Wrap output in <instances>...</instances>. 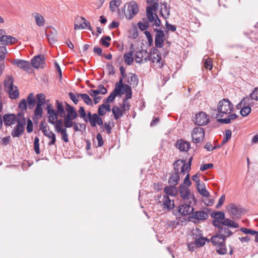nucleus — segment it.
Returning <instances> with one entry per match:
<instances>
[{
	"label": "nucleus",
	"instance_id": "f257e3e1",
	"mask_svg": "<svg viewBox=\"0 0 258 258\" xmlns=\"http://www.w3.org/2000/svg\"><path fill=\"white\" fill-rule=\"evenodd\" d=\"M233 109L234 106L232 103L228 99L224 98L218 103L216 116L222 117L224 115L231 113Z\"/></svg>",
	"mask_w": 258,
	"mask_h": 258
},
{
	"label": "nucleus",
	"instance_id": "f03ea898",
	"mask_svg": "<svg viewBox=\"0 0 258 258\" xmlns=\"http://www.w3.org/2000/svg\"><path fill=\"white\" fill-rule=\"evenodd\" d=\"M55 107L56 110L53 109L51 104H47L46 109L47 110L48 116H50L51 118L53 117L58 118V116L63 117L66 112L62 103L56 100L55 101Z\"/></svg>",
	"mask_w": 258,
	"mask_h": 258
},
{
	"label": "nucleus",
	"instance_id": "7ed1b4c3",
	"mask_svg": "<svg viewBox=\"0 0 258 258\" xmlns=\"http://www.w3.org/2000/svg\"><path fill=\"white\" fill-rule=\"evenodd\" d=\"M18 122L17 125L13 129L11 135L13 137H19L24 131L26 124V119L24 117V113L22 112L18 113Z\"/></svg>",
	"mask_w": 258,
	"mask_h": 258
},
{
	"label": "nucleus",
	"instance_id": "20e7f679",
	"mask_svg": "<svg viewBox=\"0 0 258 258\" xmlns=\"http://www.w3.org/2000/svg\"><path fill=\"white\" fill-rule=\"evenodd\" d=\"M5 90H7L12 99H16L19 97V92L17 86L14 85V78L12 76H9L4 82Z\"/></svg>",
	"mask_w": 258,
	"mask_h": 258
},
{
	"label": "nucleus",
	"instance_id": "39448f33",
	"mask_svg": "<svg viewBox=\"0 0 258 258\" xmlns=\"http://www.w3.org/2000/svg\"><path fill=\"white\" fill-rule=\"evenodd\" d=\"M225 239L217 232L216 233L211 237V241L214 245L218 246L217 252L220 254H224L227 252L225 245Z\"/></svg>",
	"mask_w": 258,
	"mask_h": 258
},
{
	"label": "nucleus",
	"instance_id": "423d86ee",
	"mask_svg": "<svg viewBox=\"0 0 258 258\" xmlns=\"http://www.w3.org/2000/svg\"><path fill=\"white\" fill-rule=\"evenodd\" d=\"M181 198L186 203H192L196 202V200L193 194H191L190 189L184 184H181L179 187Z\"/></svg>",
	"mask_w": 258,
	"mask_h": 258
},
{
	"label": "nucleus",
	"instance_id": "0eeeda50",
	"mask_svg": "<svg viewBox=\"0 0 258 258\" xmlns=\"http://www.w3.org/2000/svg\"><path fill=\"white\" fill-rule=\"evenodd\" d=\"M193 121L198 126L205 125L209 122L210 117L205 112L200 111L196 114Z\"/></svg>",
	"mask_w": 258,
	"mask_h": 258
},
{
	"label": "nucleus",
	"instance_id": "6e6552de",
	"mask_svg": "<svg viewBox=\"0 0 258 258\" xmlns=\"http://www.w3.org/2000/svg\"><path fill=\"white\" fill-rule=\"evenodd\" d=\"M158 197L160 199L158 203L160 204L163 206L162 209L164 211H169L174 208V201H171L168 196H158Z\"/></svg>",
	"mask_w": 258,
	"mask_h": 258
},
{
	"label": "nucleus",
	"instance_id": "1a4fd4ad",
	"mask_svg": "<svg viewBox=\"0 0 258 258\" xmlns=\"http://www.w3.org/2000/svg\"><path fill=\"white\" fill-rule=\"evenodd\" d=\"M88 27L90 31L93 30L90 23L84 17L78 16L75 18L74 29L75 30L84 29Z\"/></svg>",
	"mask_w": 258,
	"mask_h": 258
},
{
	"label": "nucleus",
	"instance_id": "9d476101",
	"mask_svg": "<svg viewBox=\"0 0 258 258\" xmlns=\"http://www.w3.org/2000/svg\"><path fill=\"white\" fill-rule=\"evenodd\" d=\"M192 141L193 143L197 144L203 141L205 137V131L203 128L201 127H195L192 131Z\"/></svg>",
	"mask_w": 258,
	"mask_h": 258
},
{
	"label": "nucleus",
	"instance_id": "9b49d317",
	"mask_svg": "<svg viewBox=\"0 0 258 258\" xmlns=\"http://www.w3.org/2000/svg\"><path fill=\"white\" fill-rule=\"evenodd\" d=\"M151 56L146 50L141 49L136 52L135 55L136 61L139 63H143L150 60Z\"/></svg>",
	"mask_w": 258,
	"mask_h": 258
},
{
	"label": "nucleus",
	"instance_id": "f8f14e48",
	"mask_svg": "<svg viewBox=\"0 0 258 258\" xmlns=\"http://www.w3.org/2000/svg\"><path fill=\"white\" fill-rule=\"evenodd\" d=\"M139 12V8L137 4L134 2H130L127 7V9L124 14L126 19H132Z\"/></svg>",
	"mask_w": 258,
	"mask_h": 258
},
{
	"label": "nucleus",
	"instance_id": "ddd939ff",
	"mask_svg": "<svg viewBox=\"0 0 258 258\" xmlns=\"http://www.w3.org/2000/svg\"><path fill=\"white\" fill-rule=\"evenodd\" d=\"M154 32H156L155 37V45L157 48H162L165 39V34L163 30L155 28Z\"/></svg>",
	"mask_w": 258,
	"mask_h": 258
},
{
	"label": "nucleus",
	"instance_id": "4468645a",
	"mask_svg": "<svg viewBox=\"0 0 258 258\" xmlns=\"http://www.w3.org/2000/svg\"><path fill=\"white\" fill-rule=\"evenodd\" d=\"M18 113L17 114L13 113L6 114L3 116V122L4 125L6 126H12L15 122H18Z\"/></svg>",
	"mask_w": 258,
	"mask_h": 258
},
{
	"label": "nucleus",
	"instance_id": "2eb2a0df",
	"mask_svg": "<svg viewBox=\"0 0 258 258\" xmlns=\"http://www.w3.org/2000/svg\"><path fill=\"white\" fill-rule=\"evenodd\" d=\"M146 16L148 19L149 22L152 23L154 22L153 25L157 27H159L161 24V21L158 18L156 14H153L151 12V8L147 7L146 8Z\"/></svg>",
	"mask_w": 258,
	"mask_h": 258
},
{
	"label": "nucleus",
	"instance_id": "dca6fc26",
	"mask_svg": "<svg viewBox=\"0 0 258 258\" xmlns=\"http://www.w3.org/2000/svg\"><path fill=\"white\" fill-rule=\"evenodd\" d=\"M12 64L16 65L18 68L29 72L31 70V66L29 61L23 59H15L11 61Z\"/></svg>",
	"mask_w": 258,
	"mask_h": 258
},
{
	"label": "nucleus",
	"instance_id": "f3484780",
	"mask_svg": "<svg viewBox=\"0 0 258 258\" xmlns=\"http://www.w3.org/2000/svg\"><path fill=\"white\" fill-rule=\"evenodd\" d=\"M191 204L184 202V204L179 206L178 212L182 215H189L191 213L193 214L194 209Z\"/></svg>",
	"mask_w": 258,
	"mask_h": 258
},
{
	"label": "nucleus",
	"instance_id": "a211bd4d",
	"mask_svg": "<svg viewBox=\"0 0 258 258\" xmlns=\"http://www.w3.org/2000/svg\"><path fill=\"white\" fill-rule=\"evenodd\" d=\"M48 122L54 126L55 131L56 132L64 128L62 127V120L61 119H58V118L54 117L51 118L50 116H48Z\"/></svg>",
	"mask_w": 258,
	"mask_h": 258
},
{
	"label": "nucleus",
	"instance_id": "6ab92c4d",
	"mask_svg": "<svg viewBox=\"0 0 258 258\" xmlns=\"http://www.w3.org/2000/svg\"><path fill=\"white\" fill-rule=\"evenodd\" d=\"M196 232L197 233V235H200V237L198 238H196L195 241V245H196L198 247H202L204 246L205 244V242L206 241H209V240L207 238H204L201 236V231L199 228H196L194 231L193 232V235L195 234V232Z\"/></svg>",
	"mask_w": 258,
	"mask_h": 258
},
{
	"label": "nucleus",
	"instance_id": "aec40b11",
	"mask_svg": "<svg viewBox=\"0 0 258 258\" xmlns=\"http://www.w3.org/2000/svg\"><path fill=\"white\" fill-rule=\"evenodd\" d=\"M17 41V38L14 37L5 35L0 37V45H11L16 43Z\"/></svg>",
	"mask_w": 258,
	"mask_h": 258
},
{
	"label": "nucleus",
	"instance_id": "412c9836",
	"mask_svg": "<svg viewBox=\"0 0 258 258\" xmlns=\"http://www.w3.org/2000/svg\"><path fill=\"white\" fill-rule=\"evenodd\" d=\"M208 217V213L203 211H199L194 212L191 218L199 221H204L207 219Z\"/></svg>",
	"mask_w": 258,
	"mask_h": 258
},
{
	"label": "nucleus",
	"instance_id": "4be33fe9",
	"mask_svg": "<svg viewBox=\"0 0 258 258\" xmlns=\"http://www.w3.org/2000/svg\"><path fill=\"white\" fill-rule=\"evenodd\" d=\"M228 209L230 211V213L233 215L232 218H239L241 216V211L240 209L235 206L234 204L231 203L228 206Z\"/></svg>",
	"mask_w": 258,
	"mask_h": 258
},
{
	"label": "nucleus",
	"instance_id": "5701e85b",
	"mask_svg": "<svg viewBox=\"0 0 258 258\" xmlns=\"http://www.w3.org/2000/svg\"><path fill=\"white\" fill-rule=\"evenodd\" d=\"M253 105L254 102L250 100L249 102H245L244 106H243L240 110V114L242 116H247L251 112V107Z\"/></svg>",
	"mask_w": 258,
	"mask_h": 258
},
{
	"label": "nucleus",
	"instance_id": "b1692460",
	"mask_svg": "<svg viewBox=\"0 0 258 258\" xmlns=\"http://www.w3.org/2000/svg\"><path fill=\"white\" fill-rule=\"evenodd\" d=\"M176 147L180 151L187 152L190 148V145L189 142L180 140L177 142Z\"/></svg>",
	"mask_w": 258,
	"mask_h": 258
},
{
	"label": "nucleus",
	"instance_id": "393cba45",
	"mask_svg": "<svg viewBox=\"0 0 258 258\" xmlns=\"http://www.w3.org/2000/svg\"><path fill=\"white\" fill-rule=\"evenodd\" d=\"M44 57L43 55H38L34 56L31 61V63L35 68L38 69L43 63Z\"/></svg>",
	"mask_w": 258,
	"mask_h": 258
},
{
	"label": "nucleus",
	"instance_id": "a878e982",
	"mask_svg": "<svg viewBox=\"0 0 258 258\" xmlns=\"http://www.w3.org/2000/svg\"><path fill=\"white\" fill-rule=\"evenodd\" d=\"M183 165V160H176L173 163L174 166V171L175 172H178L180 174H182L183 175L185 174V172H187L186 171H182V166Z\"/></svg>",
	"mask_w": 258,
	"mask_h": 258
},
{
	"label": "nucleus",
	"instance_id": "bb28decb",
	"mask_svg": "<svg viewBox=\"0 0 258 258\" xmlns=\"http://www.w3.org/2000/svg\"><path fill=\"white\" fill-rule=\"evenodd\" d=\"M131 51L125 53L123 55V58L124 62L127 65H131L132 64L133 61L134 60L133 57L132 55L133 54L134 51V48L133 47V45H132L131 47Z\"/></svg>",
	"mask_w": 258,
	"mask_h": 258
},
{
	"label": "nucleus",
	"instance_id": "cd10ccee",
	"mask_svg": "<svg viewBox=\"0 0 258 258\" xmlns=\"http://www.w3.org/2000/svg\"><path fill=\"white\" fill-rule=\"evenodd\" d=\"M66 110L67 111V115L64 116L77 117L78 113L75 108L66 102Z\"/></svg>",
	"mask_w": 258,
	"mask_h": 258
},
{
	"label": "nucleus",
	"instance_id": "c85d7f7f",
	"mask_svg": "<svg viewBox=\"0 0 258 258\" xmlns=\"http://www.w3.org/2000/svg\"><path fill=\"white\" fill-rule=\"evenodd\" d=\"M180 180L179 173L172 172L171 173L170 178L168 179V183L171 185H176Z\"/></svg>",
	"mask_w": 258,
	"mask_h": 258
},
{
	"label": "nucleus",
	"instance_id": "c756f323",
	"mask_svg": "<svg viewBox=\"0 0 258 258\" xmlns=\"http://www.w3.org/2000/svg\"><path fill=\"white\" fill-rule=\"evenodd\" d=\"M217 232L225 239L232 234V232L228 228L224 226L218 229Z\"/></svg>",
	"mask_w": 258,
	"mask_h": 258
},
{
	"label": "nucleus",
	"instance_id": "7c9ffc66",
	"mask_svg": "<svg viewBox=\"0 0 258 258\" xmlns=\"http://www.w3.org/2000/svg\"><path fill=\"white\" fill-rule=\"evenodd\" d=\"M228 116L225 118H219L217 119V121L220 123L224 124H229L231 122V121L237 118V115L235 113L228 114Z\"/></svg>",
	"mask_w": 258,
	"mask_h": 258
},
{
	"label": "nucleus",
	"instance_id": "2f4dec72",
	"mask_svg": "<svg viewBox=\"0 0 258 258\" xmlns=\"http://www.w3.org/2000/svg\"><path fill=\"white\" fill-rule=\"evenodd\" d=\"M164 191L167 196H175L177 194V189L175 185H171L164 187Z\"/></svg>",
	"mask_w": 258,
	"mask_h": 258
},
{
	"label": "nucleus",
	"instance_id": "473e14b6",
	"mask_svg": "<svg viewBox=\"0 0 258 258\" xmlns=\"http://www.w3.org/2000/svg\"><path fill=\"white\" fill-rule=\"evenodd\" d=\"M160 13L162 17L167 19L170 15V8L168 7L166 3H162L161 5Z\"/></svg>",
	"mask_w": 258,
	"mask_h": 258
},
{
	"label": "nucleus",
	"instance_id": "72a5a7b5",
	"mask_svg": "<svg viewBox=\"0 0 258 258\" xmlns=\"http://www.w3.org/2000/svg\"><path fill=\"white\" fill-rule=\"evenodd\" d=\"M196 186L198 191L201 195L205 197H210V193L207 190H206L204 183L203 181Z\"/></svg>",
	"mask_w": 258,
	"mask_h": 258
},
{
	"label": "nucleus",
	"instance_id": "f704fd0d",
	"mask_svg": "<svg viewBox=\"0 0 258 258\" xmlns=\"http://www.w3.org/2000/svg\"><path fill=\"white\" fill-rule=\"evenodd\" d=\"M32 16L35 19V21L37 26L41 27L44 25L45 20L43 16L39 13H35L33 14Z\"/></svg>",
	"mask_w": 258,
	"mask_h": 258
},
{
	"label": "nucleus",
	"instance_id": "c9c22d12",
	"mask_svg": "<svg viewBox=\"0 0 258 258\" xmlns=\"http://www.w3.org/2000/svg\"><path fill=\"white\" fill-rule=\"evenodd\" d=\"M112 112L114 115L115 119L117 120L119 117H121L123 114V111L117 106H114L112 108Z\"/></svg>",
	"mask_w": 258,
	"mask_h": 258
},
{
	"label": "nucleus",
	"instance_id": "e433bc0d",
	"mask_svg": "<svg viewBox=\"0 0 258 258\" xmlns=\"http://www.w3.org/2000/svg\"><path fill=\"white\" fill-rule=\"evenodd\" d=\"M78 97H81V98L84 101V103H86L87 105L91 106H93L92 99L89 97V96L88 94L84 93H79L78 94Z\"/></svg>",
	"mask_w": 258,
	"mask_h": 258
},
{
	"label": "nucleus",
	"instance_id": "4c0bfd02",
	"mask_svg": "<svg viewBox=\"0 0 258 258\" xmlns=\"http://www.w3.org/2000/svg\"><path fill=\"white\" fill-rule=\"evenodd\" d=\"M223 225L224 226L230 227L232 228H237L238 227V224L235 222L234 221L229 219H224L222 220Z\"/></svg>",
	"mask_w": 258,
	"mask_h": 258
},
{
	"label": "nucleus",
	"instance_id": "58836bf2",
	"mask_svg": "<svg viewBox=\"0 0 258 258\" xmlns=\"http://www.w3.org/2000/svg\"><path fill=\"white\" fill-rule=\"evenodd\" d=\"M27 102L28 108L29 109H33L35 105V100L32 93H30L27 96L26 102Z\"/></svg>",
	"mask_w": 258,
	"mask_h": 258
},
{
	"label": "nucleus",
	"instance_id": "ea45409f",
	"mask_svg": "<svg viewBox=\"0 0 258 258\" xmlns=\"http://www.w3.org/2000/svg\"><path fill=\"white\" fill-rule=\"evenodd\" d=\"M118 90L114 89V90L110 93L106 99H104L103 102L104 103H109L113 102L116 96H118Z\"/></svg>",
	"mask_w": 258,
	"mask_h": 258
},
{
	"label": "nucleus",
	"instance_id": "a19ab883",
	"mask_svg": "<svg viewBox=\"0 0 258 258\" xmlns=\"http://www.w3.org/2000/svg\"><path fill=\"white\" fill-rule=\"evenodd\" d=\"M63 117V125L66 128H70V126L74 122L73 120L77 118L67 116H64Z\"/></svg>",
	"mask_w": 258,
	"mask_h": 258
},
{
	"label": "nucleus",
	"instance_id": "79ce46f5",
	"mask_svg": "<svg viewBox=\"0 0 258 258\" xmlns=\"http://www.w3.org/2000/svg\"><path fill=\"white\" fill-rule=\"evenodd\" d=\"M121 2L119 0H113L110 2V10L112 12L116 11V9L119 6Z\"/></svg>",
	"mask_w": 258,
	"mask_h": 258
},
{
	"label": "nucleus",
	"instance_id": "37998d69",
	"mask_svg": "<svg viewBox=\"0 0 258 258\" xmlns=\"http://www.w3.org/2000/svg\"><path fill=\"white\" fill-rule=\"evenodd\" d=\"M36 99L37 101L36 105L42 106L45 102V96L42 93L38 94L36 95Z\"/></svg>",
	"mask_w": 258,
	"mask_h": 258
},
{
	"label": "nucleus",
	"instance_id": "c03bdc74",
	"mask_svg": "<svg viewBox=\"0 0 258 258\" xmlns=\"http://www.w3.org/2000/svg\"><path fill=\"white\" fill-rule=\"evenodd\" d=\"M57 133H60L61 135V140L63 141L65 143L69 142V135L67 133V128L64 127L63 129L61 130L59 132H57Z\"/></svg>",
	"mask_w": 258,
	"mask_h": 258
},
{
	"label": "nucleus",
	"instance_id": "a18cd8bd",
	"mask_svg": "<svg viewBox=\"0 0 258 258\" xmlns=\"http://www.w3.org/2000/svg\"><path fill=\"white\" fill-rule=\"evenodd\" d=\"M211 217L214 219L223 220L225 218V214L223 212H213L211 214Z\"/></svg>",
	"mask_w": 258,
	"mask_h": 258
},
{
	"label": "nucleus",
	"instance_id": "49530a36",
	"mask_svg": "<svg viewBox=\"0 0 258 258\" xmlns=\"http://www.w3.org/2000/svg\"><path fill=\"white\" fill-rule=\"evenodd\" d=\"M43 110L42 106L36 105L34 110V115L37 119H40L42 117Z\"/></svg>",
	"mask_w": 258,
	"mask_h": 258
},
{
	"label": "nucleus",
	"instance_id": "de8ad7c7",
	"mask_svg": "<svg viewBox=\"0 0 258 258\" xmlns=\"http://www.w3.org/2000/svg\"><path fill=\"white\" fill-rule=\"evenodd\" d=\"M192 160V157H190L187 163H185L184 161H183V165L182 166V171H186L187 172H188L190 169V166L191 164V162Z\"/></svg>",
	"mask_w": 258,
	"mask_h": 258
},
{
	"label": "nucleus",
	"instance_id": "09e8293b",
	"mask_svg": "<svg viewBox=\"0 0 258 258\" xmlns=\"http://www.w3.org/2000/svg\"><path fill=\"white\" fill-rule=\"evenodd\" d=\"M46 137L51 139V141L48 143L49 146L53 145L55 144L56 142V136L53 132L49 131V134H48Z\"/></svg>",
	"mask_w": 258,
	"mask_h": 258
},
{
	"label": "nucleus",
	"instance_id": "8fccbe9b",
	"mask_svg": "<svg viewBox=\"0 0 258 258\" xmlns=\"http://www.w3.org/2000/svg\"><path fill=\"white\" fill-rule=\"evenodd\" d=\"M250 100H258V87L255 88L250 94L249 97Z\"/></svg>",
	"mask_w": 258,
	"mask_h": 258
},
{
	"label": "nucleus",
	"instance_id": "3c124183",
	"mask_svg": "<svg viewBox=\"0 0 258 258\" xmlns=\"http://www.w3.org/2000/svg\"><path fill=\"white\" fill-rule=\"evenodd\" d=\"M240 231L245 234H250L252 235H256L257 233L255 230H253L251 229H247L245 227H241L240 228Z\"/></svg>",
	"mask_w": 258,
	"mask_h": 258
},
{
	"label": "nucleus",
	"instance_id": "603ef678",
	"mask_svg": "<svg viewBox=\"0 0 258 258\" xmlns=\"http://www.w3.org/2000/svg\"><path fill=\"white\" fill-rule=\"evenodd\" d=\"M34 149L36 154L38 155L40 154L39 139L37 137H36L34 139Z\"/></svg>",
	"mask_w": 258,
	"mask_h": 258
},
{
	"label": "nucleus",
	"instance_id": "864d4df0",
	"mask_svg": "<svg viewBox=\"0 0 258 258\" xmlns=\"http://www.w3.org/2000/svg\"><path fill=\"white\" fill-rule=\"evenodd\" d=\"M130 80H128L127 82L130 85L136 84L137 85L138 83V78L136 74H131Z\"/></svg>",
	"mask_w": 258,
	"mask_h": 258
},
{
	"label": "nucleus",
	"instance_id": "5fc2aeb1",
	"mask_svg": "<svg viewBox=\"0 0 258 258\" xmlns=\"http://www.w3.org/2000/svg\"><path fill=\"white\" fill-rule=\"evenodd\" d=\"M40 127L45 136L46 137L48 134H49V128L46 124H44V123L42 122L40 123Z\"/></svg>",
	"mask_w": 258,
	"mask_h": 258
},
{
	"label": "nucleus",
	"instance_id": "6e6d98bb",
	"mask_svg": "<svg viewBox=\"0 0 258 258\" xmlns=\"http://www.w3.org/2000/svg\"><path fill=\"white\" fill-rule=\"evenodd\" d=\"M79 114L81 118H82L86 122L88 121V119L87 117V115L84 109V108L83 106H80L79 109Z\"/></svg>",
	"mask_w": 258,
	"mask_h": 258
},
{
	"label": "nucleus",
	"instance_id": "4d7b16f0",
	"mask_svg": "<svg viewBox=\"0 0 258 258\" xmlns=\"http://www.w3.org/2000/svg\"><path fill=\"white\" fill-rule=\"evenodd\" d=\"M27 104L26 102V100L25 99H23L20 102L19 104V108L21 110V112L23 113V111H25L27 109Z\"/></svg>",
	"mask_w": 258,
	"mask_h": 258
},
{
	"label": "nucleus",
	"instance_id": "13d9d810",
	"mask_svg": "<svg viewBox=\"0 0 258 258\" xmlns=\"http://www.w3.org/2000/svg\"><path fill=\"white\" fill-rule=\"evenodd\" d=\"M7 52L8 51L6 46H0V61L5 59L6 55L7 53Z\"/></svg>",
	"mask_w": 258,
	"mask_h": 258
},
{
	"label": "nucleus",
	"instance_id": "bf43d9fd",
	"mask_svg": "<svg viewBox=\"0 0 258 258\" xmlns=\"http://www.w3.org/2000/svg\"><path fill=\"white\" fill-rule=\"evenodd\" d=\"M138 26L141 30H146L149 28L150 26L149 24V21H146L143 23L142 22H139L138 23Z\"/></svg>",
	"mask_w": 258,
	"mask_h": 258
},
{
	"label": "nucleus",
	"instance_id": "052dcab7",
	"mask_svg": "<svg viewBox=\"0 0 258 258\" xmlns=\"http://www.w3.org/2000/svg\"><path fill=\"white\" fill-rule=\"evenodd\" d=\"M99 115L96 113L93 114V116L89 120L92 127H95Z\"/></svg>",
	"mask_w": 258,
	"mask_h": 258
},
{
	"label": "nucleus",
	"instance_id": "680f3d73",
	"mask_svg": "<svg viewBox=\"0 0 258 258\" xmlns=\"http://www.w3.org/2000/svg\"><path fill=\"white\" fill-rule=\"evenodd\" d=\"M111 40V38L109 36H106L104 37H102L101 39V42L103 45L106 47H108L110 46V43L107 42V41H110Z\"/></svg>",
	"mask_w": 258,
	"mask_h": 258
},
{
	"label": "nucleus",
	"instance_id": "e2e57ef3",
	"mask_svg": "<svg viewBox=\"0 0 258 258\" xmlns=\"http://www.w3.org/2000/svg\"><path fill=\"white\" fill-rule=\"evenodd\" d=\"M106 113L105 104L99 105L98 108V115L102 116L105 115Z\"/></svg>",
	"mask_w": 258,
	"mask_h": 258
},
{
	"label": "nucleus",
	"instance_id": "0e129e2a",
	"mask_svg": "<svg viewBox=\"0 0 258 258\" xmlns=\"http://www.w3.org/2000/svg\"><path fill=\"white\" fill-rule=\"evenodd\" d=\"M250 99L249 97L246 96L244 97L241 101L237 105V107L238 109H241L244 106L245 103L247 102H249Z\"/></svg>",
	"mask_w": 258,
	"mask_h": 258
},
{
	"label": "nucleus",
	"instance_id": "69168bd1",
	"mask_svg": "<svg viewBox=\"0 0 258 258\" xmlns=\"http://www.w3.org/2000/svg\"><path fill=\"white\" fill-rule=\"evenodd\" d=\"M125 88L127 89V91L126 92L125 98L124 99L127 100L131 99L132 97V92L131 86L125 84Z\"/></svg>",
	"mask_w": 258,
	"mask_h": 258
},
{
	"label": "nucleus",
	"instance_id": "338daca9",
	"mask_svg": "<svg viewBox=\"0 0 258 258\" xmlns=\"http://www.w3.org/2000/svg\"><path fill=\"white\" fill-rule=\"evenodd\" d=\"M124 78L121 77L118 83H116L115 84V87L114 89H117L118 92L120 91V88H125V84L124 85L123 83V79Z\"/></svg>",
	"mask_w": 258,
	"mask_h": 258
},
{
	"label": "nucleus",
	"instance_id": "774afa93",
	"mask_svg": "<svg viewBox=\"0 0 258 258\" xmlns=\"http://www.w3.org/2000/svg\"><path fill=\"white\" fill-rule=\"evenodd\" d=\"M223 220H219L218 219H214L212 221V223L214 226L217 227L218 229H219L220 227L223 226V223H222Z\"/></svg>",
	"mask_w": 258,
	"mask_h": 258
}]
</instances>
